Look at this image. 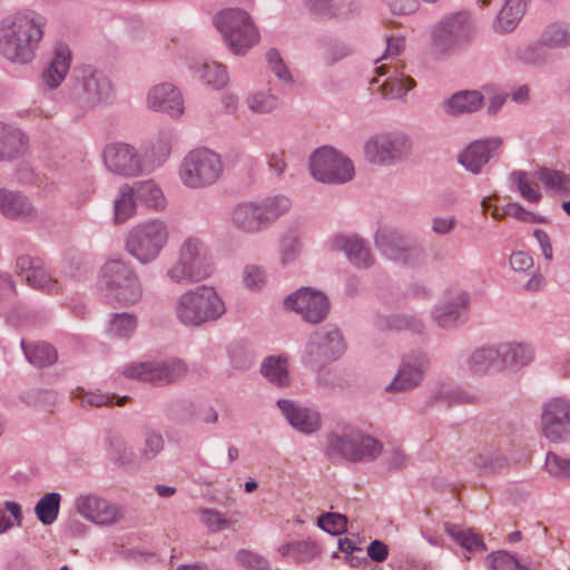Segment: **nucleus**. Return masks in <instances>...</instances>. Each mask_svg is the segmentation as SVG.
<instances>
[{
  "label": "nucleus",
  "mask_w": 570,
  "mask_h": 570,
  "mask_svg": "<svg viewBox=\"0 0 570 570\" xmlns=\"http://www.w3.org/2000/svg\"><path fill=\"white\" fill-rule=\"evenodd\" d=\"M466 366L474 375H485L491 370L499 372L498 345H483L472 351L466 358Z\"/></svg>",
  "instance_id": "obj_35"
},
{
  "label": "nucleus",
  "mask_w": 570,
  "mask_h": 570,
  "mask_svg": "<svg viewBox=\"0 0 570 570\" xmlns=\"http://www.w3.org/2000/svg\"><path fill=\"white\" fill-rule=\"evenodd\" d=\"M178 178L188 189L199 190L214 186L224 174V163L219 154L199 147L189 150L178 165Z\"/></svg>",
  "instance_id": "obj_8"
},
{
  "label": "nucleus",
  "mask_w": 570,
  "mask_h": 570,
  "mask_svg": "<svg viewBox=\"0 0 570 570\" xmlns=\"http://www.w3.org/2000/svg\"><path fill=\"white\" fill-rule=\"evenodd\" d=\"M236 560L248 570H269L268 561L249 550H239Z\"/></svg>",
  "instance_id": "obj_60"
},
{
  "label": "nucleus",
  "mask_w": 570,
  "mask_h": 570,
  "mask_svg": "<svg viewBox=\"0 0 570 570\" xmlns=\"http://www.w3.org/2000/svg\"><path fill=\"white\" fill-rule=\"evenodd\" d=\"M312 176L325 184H344L354 176V166L351 159L333 147H321L309 158Z\"/></svg>",
  "instance_id": "obj_14"
},
{
  "label": "nucleus",
  "mask_w": 570,
  "mask_h": 570,
  "mask_svg": "<svg viewBox=\"0 0 570 570\" xmlns=\"http://www.w3.org/2000/svg\"><path fill=\"white\" fill-rule=\"evenodd\" d=\"M104 164L108 171L121 177L146 175L139 151L126 142H111L102 151Z\"/></svg>",
  "instance_id": "obj_17"
},
{
  "label": "nucleus",
  "mask_w": 570,
  "mask_h": 570,
  "mask_svg": "<svg viewBox=\"0 0 570 570\" xmlns=\"http://www.w3.org/2000/svg\"><path fill=\"white\" fill-rule=\"evenodd\" d=\"M73 507L85 520L98 525H112L121 519L119 505L95 493L78 495Z\"/></svg>",
  "instance_id": "obj_20"
},
{
  "label": "nucleus",
  "mask_w": 570,
  "mask_h": 570,
  "mask_svg": "<svg viewBox=\"0 0 570 570\" xmlns=\"http://www.w3.org/2000/svg\"><path fill=\"white\" fill-rule=\"evenodd\" d=\"M502 139L490 137L469 144L458 156V163L469 173L478 175L501 146Z\"/></svg>",
  "instance_id": "obj_24"
},
{
  "label": "nucleus",
  "mask_w": 570,
  "mask_h": 570,
  "mask_svg": "<svg viewBox=\"0 0 570 570\" xmlns=\"http://www.w3.org/2000/svg\"><path fill=\"white\" fill-rule=\"evenodd\" d=\"M430 365V357L423 351H411L402 355L397 371L384 391L405 393L415 390L423 383Z\"/></svg>",
  "instance_id": "obj_16"
},
{
  "label": "nucleus",
  "mask_w": 570,
  "mask_h": 570,
  "mask_svg": "<svg viewBox=\"0 0 570 570\" xmlns=\"http://www.w3.org/2000/svg\"><path fill=\"white\" fill-rule=\"evenodd\" d=\"M243 279L245 286L250 289H261L266 281L265 271L256 265H247L244 268Z\"/></svg>",
  "instance_id": "obj_61"
},
{
  "label": "nucleus",
  "mask_w": 570,
  "mask_h": 570,
  "mask_svg": "<svg viewBox=\"0 0 570 570\" xmlns=\"http://www.w3.org/2000/svg\"><path fill=\"white\" fill-rule=\"evenodd\" d=\"M16 271L27 285L45 293H57L59 284L38 257L21 255L16 261Z\"/></svg>",
  "instance_id": "obj_21"
},
{
  "label": "nucleus",
  "mask_w": 570,
  "mask_h": 570,
  "mask_svg": "<svg viewBox=\"0 0 570 570\" xmlns=\"http://www.w3.org/2000/svg\"><path fill=\"white\" fill-rule=\"evenodd\" d=\"M277 406L289 425L296 431L312 434L321 429L322 419L317 410L286 399L278 400Z\"/></svg>",
  "instance_id": "obj_25"
},
{
  "label": "nucleus",
  "mask_w": 570,
  "mask_h": 570,
  "mask_svg": "<svg viewBox=\"0 0 570 570\" xmlns=\"http://www.w3.org/2000/svg\"><path fill=\"white\" fill-rule=\"evenodd\" d=\"M542 432L551 442L570 439V400L554 397L543 405L541 415Z\"/></svg>",
  "instance_id": "obj_19"
},
{
  "label": "nucleus",
  "mask_w": 570,
  "mask_h": 570,
  "mask_svg": "<svg viewBox=\"0 0 570 570\" xmlns=\"http://www.w3.org/2000/svg\"><path fill=\"white\" fill-rule=\"evenodd\" d=\"M137 200L135 188L131 185H120L114 200V222L120 225L134 217L137 212Z\"/></svg>",
  "instance_id": "obj_37"
},
{
  "label": "nucleus",
  "mask_w": 570,
  "mask_h": 570,
  "mask_svg": "<svg viewBox=\"0 0 570 570\" xmlns=\"http://www.w3.org/2000/svg\"><path fill=\"white\" fill-rule=\"evenodd\" d=\"M331 248L344 252L348 262L357 268H370L374 264L368 245L356 235H335L331 239Z\"/></svg>",
  "instance_id": "obj_28"
},
{
  "label": "nucleus",
  "mask_w": 570,
  "mask_h": 570,
  "mask_svg": "<svg viewBox=\"0 0 570 570\" xmlns=\"http://www.w3.org/2000/svg\"><path fill=\"white\" fill-rule=\"evenodd\" d=\"M138 317L134 313H112L110 314L107 334L111 338L130 340L136 333Z\"/></svg>",
  "instance_id": "obj_40"
},
{
  "label": "nucleus",
  "mask_w": 570,
  "mask_h": 570,
  "mask_svg": "<svg viewBox=\"0 0 570 570\" xmlns=\"http://www.w3.org/2000/svg\"><path fill=\"white\" fill-rule=\"evenodd\" d=\"M171 145L173 135L169 131H161L145 147L140 156L146 175L151 174L167 161L171 153Z\"/></svg>",
  "instance_id": "obj_33"
},
{
  "label": "nucleus",
  "mask_w": 570,
  "mask_h": 570,
  "mask_svg": "<svg viewBox=\"0 0 570 570\" xmlns=\"http://www.w3.org/2000/svg\"><path fill=\"white\" fill-rule=\"evenodd\" d=\"M105 445L107 456L115 464L125 466L131 462V451L121 436L108 434L105 440Z\"/></svg>",
  "instance_id": "obj_49"
},
{
  "label": "nucleus",
  "mask_w": 570,
  "mask_h": 570,
  "mask_svg": "<svg viewBox=\"0 0 570 570\" xmlns=\"http://www.w3.org/2000/svg\"><path fill=\"white\" fill-rule=\"evenodd\" d=\"M23 514L21 505L14 501H4L0 505V535L10 531L13 527H21Z\"/></svg>",
  "instance_id": "obj_52"
},
{
  "label": "nucleus",
  "mask_w": 570,
  "mask_h": 570,
  "mask_svg": "<svg viewBox=\"0 0 570 570\" xmlns=\"http://www.w3.org/2000/svg\"><path fill=\"white\" fill-rule=\"evenodd\" d=\"M302 250L301 237L296 229L287 230L281 238L279 254L284 266L293 264Z\"/></svg>",
  "instance_id": "obj_50"
},
{
  "label": "nucleus",
  "mask_w": 570,
  "mask_h": 570,
  "mask_svg": "<svg viewBox=\"0 0 570 570\" xmlns=\"http://www.w3.org/2000/svg\"><path fill=\"white\" fill-rule=\"evenodd\" d=\"M409 137L400 131H383L371 136L363 146L364 157L377 166H392L410 151Z\"/></svg>",
  "instance_id": "obj_13"
},
{
  "label": "nucleus",
  "mask_w": 570,
  "mask_h": 570,
  "mask_svg": "<svg viewBox=\"0 0 570 570\" xmlns=\"http://www.w3.org/2000/svg\"><path fill=\"white\" fill-rule=\"evenodd\" d=\"M262 375L272 384L283 387L289 383L288 360L286 356H268L261 366Z\"/></svg>",
  "instance_id": "obj_39"
},
{
  "label": "nucleus",
  "mask_w": 570,
  "mask_h": 570,
  "mask_svg": "<svg viewBox=\"0 0 570 570\" xmlns=\"http://www.w3.org/2000/svg\"><path fill=\"white\" fill-rule=\"evenodd\" d=\"M539 180L548 188L553 190L564 189L568 185V177L558 170L543 168L538 171Z\"/></svg>",
  "instance_id": "obj_59"
},
{
  "label": "nucleus",
  "mask_w": 570,
  "mask_h": 570,
  "mask_svg": "<svg viewBox=\"0 0 570 570\" xmlns=\"http://www.w3.org/2000/svg\"><path fill=\"white\" fill-rule=\"evenodd\" d=\"M71 396L78 400L82 407H100L112 403L114 396L100 392L87 391L83 387H77L71 392Z\"/></svg>",
  "instance_id": "obj_54"
},
{
  "label": "nucleus",
  "mask_w": 570,
  "mask_h": 570,
  "mask_svg": "<svg viewBox=\"0 0 570 570\" xmlns=\"http://www.w3.org/2000/svg\"><path fill=\"white\" fill-rule=\"evenodd\" d=\"M474 22L468 11L444 16L431 30L432 47L442 56H451L466 46L473 38Z\"/></svg>",
  "instance_id": "obj_9"
},
{
  "label": "nucleus",
  "mask_w": 570,
  "mask_h": 570,
  "mask_svg": "<svg viewBox=\"0 0 570 570\" xmlns=\"http://www.w3.org/2000/svg\"><path fill=\"white\" fill-rule=\"evenodd\" d=\"M100 297L110 305L132 306L142 298V285L134 267L122 259H109L98 276Z\"/></svg>",
  "instance_id": "obj_5"
},
{
  "label": "nucleus",
  "mask_w": 570,
  "mask_h": 570,
  "mask_svg": "<svg viewBox=\"0 0 570 570\" xmlns=\"http://www.w3.org/2000/svg\"><path fill=\"white\" fill-rule=\"evenodd\" d=\"M129 379L157 385L169 384L184 377L187 365L179 358L153 360L126 365L122 371Z\"/></svg>",
  "instance_id": "obj_15"
},
{
  "label": "nucleus",
  "mask_w": 570,
  "mask_h": 570,
  "mask_svg": "<svg viewBox=\"0 0 570 570\" xmlns=\"http://www.w3.org/2000/svg\"><path fill=\"white\" fill-rule=\"evenodd\" d=\"M114 94L111 80L98 68L86 65L73 70L60 91V102L75 118L107 104Z\"/></svg>",
  "instance_id": "obj_2"
},
{
  "label": "nucleus",
  "mask_w": 570,
  "mask_h": 570,
  "mask_svg": "<svg viewBox=\"0 0 570 570\" xmlns=\"http://www.w3.org/2000/svg\"><path fill=\"white\" fill-rule=\"evenodd\" d=\"M266 61L271 71L283 82L289 83L293 77L287 66L285 65L279 51L275 48L266 52Z\"/></svg>",
  "instance_id": "obj_57"
},
{
  "label": "nucleus",
  "mask_w": 570,
  "mask_h": 570,
  "mask_svg": "<svg viewBox=\"0 0 570 570\" xmlns=\"http://www.w3.org/2000/svg\"><path fill=\"white\" fill-rule=\"evenodd\" d=\"M173 311L184 327L202 328L219 321L226 314L227 306L214 286L202 284L180 293Z\"/></svg>",
  "instance_id": "obj_3"
},
{
  "label": "nucleus",
  "mask_w": 570,
  "mask_h": 570,
  "mask_svg": "<svg viewBox=\"0 0 570 570\" xmlns=\"http://www.w3.org/2000/svg\"><path fill=\"white\" fill-rule=\"evenodd\" d=\"M430 399L433 402H444L449 406L473 404L476 396L462 389H452L446 384H440L431 391Z\"/></svg>",
  "instance_id": "obj_47"
},
{
  "label": "nucleus",
  "mask_w": 570,
  "mask_h": 570,
  "mask_svg": "<svg viewBox=\"0 0 570 570\" xmlns=\"http://www.w3.org/2000/svg\"><path fill=\"white\" fill-rule=\"evenodd\" d=\"M469 301L468 292L461 288L450 289L433 308L432 317L440 327L453 328L466 311Z\"/></svg>",
  "instance_id": "obj_22"
},
{
  "label": "nucleus",
  "mask_w": 570,
  "mask_h": 570,
  "mask_svg": "<svg viewBox=\"0 0 570 570\" xmlns=\"http://www.w3.org/2000/svg\"><path fill=\"white\" fill-rule=\"evenodd\" d=\"M346 352L342 331L332 324L311 333L301 355L304 366L321 370L341 358Z\"/></svg>",
  "instance_id": "obj_10"
},
{
  "label": "nucleus",
  "mask_w": 570,
  "mask_h": 570,
  "mask_svg": "<svg viewBox=\"0 0 570 570\" xmlns=\"http://www.w3.org/2000/svg\"><path fill=\"white\" fill-rule=\"evenodd\" d=\"M135 188L137 199L147 208L161 210L166 206V199L160 186L154 179L136 181L131 185Z\"/></svg>",
  "instance_id": "obj_38"
},
{
  "label": "nucleus",
  "mask_w": 570,
  "mask_h": 570,
  "mask_svg": "<svg viewBox=\"0 0 570 570\" xmlns=\"http://www.w3.org/2000/svg\"><path fill=\"white\" fill-rule=\"evenodd\" d=\"M214 272L212 256L205 242L196 236L181 240L176 261L166 269V278L176 285L203 282Z\"/></svg>",
  "instance_id": "obj_6"
},
{
  "label": "nucleus",
  "mask_w": 570,
  "mask_h": 570,
  "mask_svg": "<svg viewBox=\"0 0 570 570\" xmlns=\"http://www.w3.org/2000/svg\"><path fill=\"white\" fill-rule=\"evenodd\" d=\"M375 327L380 331H403L409 330L413 333H422L423 322L412 315H381L375 320Z\"/></svg>",
  "instance_id": "obj_41"
},
{
  "label": "nucleus",
  "mask_w": 570,
  "mask_h": 570,
  "mask_svg": "<svg viewBox=\"0 0 570 570\" xmlns=\"http://www.w3.org/2000/svg\"><path fill=\"white\" fill-rule=\"evenodd\" d=\"M317 525L332 535H340L346 531L347 518L336 512L323 513L318 517Z\"/></svg>",
  "instance_id": "obj_56"
},
{
  "label": "nucleus",
  "mask_w": 570,
  "mask_h": 570,
  "mask_svg": "<svg viewBox=\"0 0 570 570\" xmlns=\"http://www.w3.org/2000/svg\"><path fill=\"white\" fill-rule=\"evenodd\" d=\"M0 213L10 219L35 220L37 210L22 193L7 188L0 189Z\"/></svg>",
  "instance_id": "obj_30"
},
{
  "label": "nucleus",
  "mask_w": 570,
  "mask_h": 570,
  "mask_svg": "<svg viewBox=\"0 0 570 570\" xmlns=\"http://www.w3.org/2000/svg\"><path fill=\"white\" fill-rule=\"evenodd\" d=\"M72 55L65 43L56 45L49 63L42 69L40 81L48 90L58 89L70 71Z\"/></svg>",
  "instance_id": "obj_27"
},
{
  "label": "nucleus",
  "mask_w": 570,
  "mask_h": 570,
  "mask_svg": "<svg viewBox=\"0 0 570 570\" xmlns=\"http://www.w3.org/2000/svg\"><path fill=\"white\" fill-rule=\"evenodd\" d=\"M327 451L350 462H373L382 454L383 444L371 434L352 429L330 434Z\"/></svg>",
  "instance_id": "obj_12"
},
{
  "label": "nucleus",
  "mask_w": 570,
  "mask_h": 570,
  "mask_svg": "<svg viewBox=\"0 0 570 570\" xmlns=\"http://www.w3.org/2000/svg\"><path fill=\"white\" fill-rule=\"evenodd\" d=\"M375 71L380 77H386L379 87L385 98H403L415 86V81L411 77L405 76L396 66L391 67L383 63L376 67Z\"/></svg>",
  "instance_id": "obj_31"
},
{
  "label": "nucleus",
  "mask_w": 570,
  "mask_h": 570,
  "mask_svg": "<svg viewBox=\"0 0 570 570\" xmlns=\"http://www.w3.org/2000/svg\"><path fill=\"white\" fill-rule=\"evenodd\" d=\"M247 108L256 115H268L281 106L279 98L271 90H255L245 98Z\"/></svg>",
  "instance_id": "obj_42"
},
{
  "label": "nucleus",
  "mask_w": 570,
  "mask_h": 570,
  "mask_svg": "<svg viewBox=\"0 0 570 570\" xmlns=\"http://www.w3.org/2000/svg\"><path fill=\"white\" fill-rule=\"evenodd\" d=\"M446 531L449 535L469 551L485 550L482 539L472 530H459L454 525H451L446 528Z\"/></svg>",
  "instance_id": "obj_55"
},
{
  "label": "nucleus",
  "mask_w": 570,
  "mask_h": 570,
  "mask_svg": "<svg viewBox=\"0 0 570 570\" xmlns=\"http://www.w3.org/2000/svg\"><path fill=\"white\" fill-rule=\"evenodd\" d=\"M284 304L287 309L296 312L305 322L312 324L321 323L330 311L328 297L309 287H302L289 294Z\"/></svg>",
  "instance_id": "obj_18"
},
{
  "label": "nucleus",
  "mask_w": 570,
  "mask_h": 570,
  "mask_svg": "<svg viewBox=\"0 0 570 570\" xmlns=\"http://www.w3.org/2000/svg\"><path fill=\"white\" fill-rule=\"evenodd\" d=\"M527 10V0H505L493 22L497 32L508 33L513 31Z\"/></svg>",
  "instance_id": "obj_36"
},
{
  "label": "nucleus",
  "mask_w": 570,
  "mask_h": 570,
  "mask_svg": "<svg viewBox=\"0 0 570 570\" xmlns=\"http://www.w3.org/2000/svg\"><path fill=\"white\" fill-rule=\"evenodd\" d=\"M147 105L150 109L178 118L184 112V100L180 91L169 82H163L149 89Z\"/></svg>",
  "instance_id": "obj_26"
},
{
  "label": "nucleus",
  "mask_w": 570,
  "mask_h": 570,
  "mask_svg": "<svg viewBox=\"0 0 570 570\" xmlns=\"http://www.w3.org/2000/svg\"><path fill=\"white\" fill-rule=\"evenodd\" d=\"M374 242L382 255L397 263L407 264L410 258L416 255V250L410 246L406 237L393 228H379Z\"/></svg>",
  "instance_id": "obj_23"
},
{
  "label": "nucleus",
  "mask_w": 570,
  "mask_h": 570,
  "mask_svg": "<svg viewBox=\"0 0 570 570\" xmlns=\"http://www.w3.org/2000/svg\"><path fill=\"white\" fill-rule=\"evenodd\" d=\"M361 12V3L357 0H335L332 18L350 19Z\"/></svg>",
  "instance_id": "obj_62"
},
{
  "label": "nucleus",
  "mask_w": 570,
  "mask_h": 570,
  "mask_svg": "<svg viewBox=\"0 0 570 570\" xmlns=\"http://www.w3.org/2000/svg\"><path fill=\"white\" fill-rule=\"evenodd\" d=\"M61 503L59 492H49L42 495L35 505V514L43 525H51L58 519Z\"/></svg>",
  "instance_id": "obj_46"
},
{
  "label": "nucleus",
  "mask_w": 570,
  "mask_h": 570,
  "mask_svg": "<svg viewBox=\"0 0 570 570\" xmlns=\"http://www.w3.org/2000/svg\"><path fill=\"white\" fill-rule=\"evenodd\" d=\"M492 570H530L522 566L515 556L507 551H497L490 554Z\"/></svg>",
  "instance_id": "obj_58"
},
{
  "label": "nucleus",
  "mask_w": 570,
  "mask_h": 570,
  "mask_svg": "<svg viewBox=\"0 0 570 570\" xmlns=\"http://www.w3.org/2000/svg\"><path fill=\"white\" fill-rule=\"evenodd\" d=\"M567 458L558 455L553 452H548L546 458L544 468L547 472L556 479H566L567 473Z\"/></svg>",
  "instance_id": "obj_63"
},
{
  "label": "nucleus",
  "mask_w": 570,
  "mask_h": 570,
  "mask_svg": "<svg viewBox=\"0 0 570 570\" xmlns=\"http://www.w3.org/2000/svg\"><path fill=\"white\" fill-rule=\"evenodd\" d=\"M165 441L158 431L146 430L144 442L139 449V458L144 461H151L164 450Z\"/></svg>",
  "instance_id": "obj_53"
},
{
  "label": "nucleus",
  "mask_w": 570,
  "mask_h": 570,
  "mask_svg": "<svg viewBox=\"0 0 570 570\" xmlns=\"http://www.w3.org/2000/svg\"><path fill=\"white\" fill-rule=\"evenodd\" d=\"M202 521L212 531L218 532L229 525V521L226 520L223 514L213 509L202 510Z\"/></svg>",
  "instance_id": "obj_64"
},
{
  "label": "nucleus",
  "mask_w": 570,
  "mask_h": 570,
  "mask_svg": "<svg viewBox=\"0 0 570 570\" xmlns=\"http://www.w3.org/2000/svg\"><path fill=\"white\" fill-rule=\"evenodd\" d=\"M320 47L322 49V59L327 66H334L353 53L351 45L334 37L321 38Z\"/></svg>",
  "instance_id": "obj_43"
},
{
  "label": "nucleus",
  "mask_w": 570,
  "mask_h": 570,
  "mask_svg": "<svg viewBox=\"0 0 570 570\" xmlns=\"http://www.w3.org/2000/svg\"><path fill=\"white\" fill-rule=\"evenodd\" d=\"M511 186L515 187L521 197L529 203H539L542 195L537 186H533L525 171L513 170L509 175Z\"/></svg>",
  "instance_id": "obj_51"
},
{
  "label": "nucleus",
  "mask_w": 570,
  "mask_h": 570,
  "mask_svg": "<svg viewBox=\"0 0 570 570\" xmlns=\"http://www.w3.org/2000/svg\"><path fill=\"white\" fill-rule=\"evenodd\" d=\"M21 347L27 360L37 367H47L53 364L58 357L55 347L45 342L26 344L22 340Z\"/></svg>",
  "instance_id": "obj_44"
},
{
  "label": "nucleus",
  "mask_w": 570,
  "mask_h": 570,
  "mask_svg": "<svg viewBox=\"0 0 570 570\" xmlns=\"http://www.w3.org/2000/svg\"><path fill=\"white\" fill-rule=\"evenodd\" d=\"M46 18L35 10H18L0 20V55L8 61L27 65L43 39Z\"/></svg>",
  "instance_id": "obj_1"
},
{
  "label": "nucleus",
  "mask_w": 570,
  "mask_h": 570,
  "mask_svg": "<svg viewBox=\"0 0 570 570\" xmlns=\"http://www.w3.org/2000/svg\"><path fill=\"white\" fill-rule=\"evenodd\" d=\"M292 208L289 197L277 194L236 204L229 213L230 225L248 235H256L273 226Z\"/></svg>",
  "instance_id": "obj_4"
},
{
  "label": "nucleus",
  "mask_w": 570,
  "mask_h": 570,
  "mask_svg": "<svg viewBox=\"0 0 570 570\" xmlns=\"http://www.w3.org/2000/svg\"><path fill=\"white\" fill-rule=\"evenodd\" d=\"M540 41L543 46L553 49L570 47V26L561 21L550 23L543 30Z\"/></svg>",
  "instance_id": "obj_48"
},
{
  "label": "nucleus",
  "mask_w": 570,
  "mask_h": 570,
  "mask_svg": "<svg viewBox=\"0 0 570 570\" xmlns=\"http://www.w3.org/2000/svg\"><path fill=\"white\" fill-rule=\"evenodd\" d=\"M499 353V372L520 371L534 360V348L524 342L510 341L497 344Z\"/></svg>",
  "instance_id": "obj_29"
},
{
  "label": "nucleus",
  "mask_w": 570,
  "mask_h": 570,
  "mask_svg": "<svg viewBox=\"0 0 570 570\" xmlns=\"http://www.w3.org/2000/svg\"><path fill=\"white\" fill-rule=\"evenodd\" d=\"M484 105V97L479 90H460L444 101V111L451 116L471 115Z\"/></svg>",
  "instance_id": "obj_34"
},
{
  "label": "nucleus",
  "mask_w": 570,
  "mask_h": 570,
  "mask_svg": "<svg viewBox=\"0 0 570 570\" xmlns=\"http://www.w3.org/2000/svg\"><path fill=\"white\" fill-rule=\"evenodd\" d=\"M170 240L169 223L159 217L135 224L125 239L126 252L141 265L154 263Z\"/></svg>",
  "instance_id": "obj_7"
},
{
  "label": "nucleus",
  "mask_w": 570,
  "mask_h": 570,
  "mask_svg": "<svg viewBox=\"0 0 570 570\" xmlns=\"http://www.w3.org/2000/svg\"><path fill=\"white\" fill-rule=\"evenodd\" d=\"M199 78L214 89H222L228 82V73L222 63L205 61L193 67Z\"/></svg>",
  "instance_id": "obj_45"
},
{
  "label": "nucleus",
  "mask_w": 570,
  "mask_h": 570,
  "mask_svg": "<svg viewBox=\"0 0 570 570\" xmlns=\"http://www.w3.org/2000/svg\"><path fill=\"white\" fill-rule=\"evenodd\" d=\"M214 24L235 55H244L258 41V31L245 10L224 9L215 14Z\"/></svg>",
  "instance_id": "obj_11"
},
{
  "label": "nucleus",
  "mask_w": 570,
  "mask_h": 570,
  "mask_svg": "<svg viewBox=\"0 0 570 570\" xmlns=\"http://www.w3.org/2000/svg\"><path fill=\"white\" fill-rule=\"evenodd\" d=\"M28 145L29 139L21 129L0 121V161L23 157Z\"/></svg>",
  "instance_id": "obj_32"
}]
</instances>
